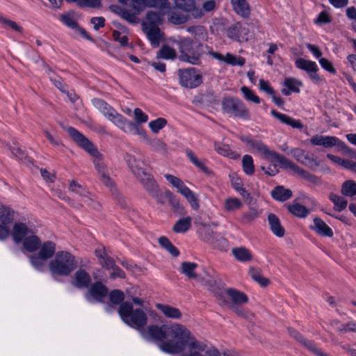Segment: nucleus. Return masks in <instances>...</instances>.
I'll return each mask as SVG.
<instances>
[{
	"mask_svg": "<svg viewBox=\"0 0 356 356\" xmlns=\"http://www.w3.org/2000/svg\"><path fill=\"white\" fill-rule=\"evenodd\" d=\"M91 277L88 273L83 269H79L74 273L72 284L77 289L88 288L91 284Z\"/></svg>",
	"mask_w": 356,
	"mask_h": 356,
	"instance_id": "4be33fe9",
	"label": "nucleus"
},
{
	"mask_svg": "<svg viewBox=\"0 0 356 356\" xmlns=\"http://www.w3.org/2000/svg\"><path fill=\"white\" fill-rule=\"evenodd\" d=\"M29 234H32V232L24 223L16 222L13 225L12 237L15 243H20Z\"/></svg>",
	"mask_w": 356,
	"mask_h": 356,
	"instance_id": "393cba45",
	"label": "nucleus"
},
{
	"mask_svg": "<svg viewBox=\"0 0 356 356\" xmlns=\"http://www.w3.org/2000/svg\"><path fill=\"white\" fill-rule=\"evenodd\" d=\"M249 273L251 277L259 284L261 286L265 287L269 284V280L262 277L259 269L250 267L249 269Z\"/></svg>",
	"mask_w": 356,
	"mask_h": 356,
	"instance_id": "a19ab883",
	"label": "nucleus"
},
{
	"mask_svg": "<svg viewBox=\"0 0 356 356\" xmlns=\"http://www.w3.org/2000/svg\"><path fill=\"white\" fill-rule=\"evenodd\" d=\"M169 4L168 0H150L147 8H155L161 10L168 8Z\"/></svg>",
	"mask_w": 356,
	"mask_h": 356,
	"instance_id": "0e129e2a",
	"label": "nucleus"
},
{
	"mask_svg": "<svg viewBox=\"0 0 356 356\" xmlns=\"http://www.w3.org/2000/svg\"><path fill=\"white\" fill-rule=\"evenodd\" d=\"M241 91L248 101L252 102L255 104L260 103V98L249 88L243 86L241 88Z\"/></svg>",
	"mask_w": 356,
	"mask_h": 356,
	"instance_id": "13d9d810",
	"label": "nucleus"
},
{
	"mask_svg": "<svg viewBox=\"0 0 356 356\" xmlns=\"http://www.w3.org/2000/svg\"><path fill=\"white\" fill-rule=\"evenodd\" d=\"M341 193L346 197H352L356 195V182L349 179L344 181L341 185Z\"/></svg>",
	"mask_w": 356,
	"mask_h": 356,
	"instance_id": "4c0bfd02",
	"label": "nucleus"
},
{
	"mask_svg": "<svg viewBox=\"0 0 356 356\" xmlns=\"http://www.w3.org/2000/svg\"><path fill=\"white\" fill-rule=\"evenodd\" d=\"M143 188L149 195L156 200L157 203L165 204L168 201V193H170V191H166L165 193H162L155 179L147 183V184H146V186Z\"/></svg>",
	"mask_w": 356,
	"mask_h": 356,
	"instance_id": "aec40b11",
	"label": "nucleus"
},
{
	"mask_svg": "<svg viewBox=\"0 0 356 356\" xmlns=\"http://www.w3.org/2000/svg\"><path fill=\"white\" fill-rule=\"evenodd\" d=\"M282 165L286 168H290L298 177L307 181L308 182H309L312 184H314V185L321 184V180L320 177H318L316 176L315 175L312 174L309 172L305 170V169L299 167L298 165L295 164L293 162H292L291 161H290L289 159H288L286 157L283 160Z\"/></svg>",
	"mask_w": 356,
	"mask_h": 356,
	"instance_id": "ddd939ff",
	"label": "nucleus"
},
{
	"mask_svg": "<svg viewBox=\"0 0 356 356\" xmlns=\"http://www.w3.org/2000/svg\"><path fill=\"white\" fill-rule=\"evenodd\" d=\"M268 221L270 225L271 232L277 237H282L284 236L285 229L282 226L279 218L274 213H269L268 215Z\"/></svg>",
	"mask_w": 356,
	"mask_h": 356,
	"instance_id": "c85d7f7f",
	"label": "nucleus"
},
{
	"mask_svg": "<svg viewBox=\"0 0 356 356\" xmlns=\"http://www.w3.org/2000/svg\"><path fill=\"white\" fill-rule=\"evenodd\" d=\"M272 197L279 202H285L293 196L292 191L283 186H275L270 192Z\"/></svg>",
	"mask_w": 356,
	"mask_h": 356,
	"instance_id": "7c9ffc66",
	"label": "nucleus"
},
{
	"mask_svg": "<svg viewBox=\"0 0 356 356\" xmlns=\"http://www.w3.org/2000/svg\"><path fill=\"white\" fill-rule=\"evenodd\" d=\"M189 19V16L181 14V13H177L175 12H172L169 15V21L177 25L182 24L188 22Z\"/></svg>",
	"mask_w": 356,
	"mask_h": 356,
	"instance_id": "864d4df0",
	"label": "nucleus"
},
{
	"mask_svg": "<svg viewBox=\"0 0 356 356\" xmlns=\"http://www.w3.org/2000/svg\"><path fill=\"white\" fill-rule=\"evenodd\" d=\"M147 26H157L162 23V17L160 13L154 11H148L146 14Z\"/></svg>",
	"mask_w": 356,
	"mask_h": 356,
	"instance_id": "3c124183",
	"label": "nucleus"
},
{
	"mask_svg": "<svg viewBox=\"0 0 356 356\" xmlns=\"http://www.w3.org/2000/svg\"><path fill=\"white\" fill-rule=\"evenodd\" d=\"M309 140L313 145L322 146L325 148L337 147L344 152L350 150L344 142L341 141L336 136L316 134L313 136Z\"/></svg>",
	"mask_w": 356,
	"mask_h": 356,
	"instance_id": "f8f14e48",
	"label": "nucleus"
},
{
	"mask_svg": "<svg viewBox=\"0 0 356 356\" xmlns=\"http://www.w3.org/2000/svg\"><path fill=\"white\" fill-rule=\"evenodd\" d=\"M135 126L137 128L140 129L142 130L141 134L140 131L138 132H133L128 133L129 134L132 135H138L140 136L156 152H159L161 154H165L167 152V146L166 145L158 138L150 139L148 138L147 134L145 130L141 127L135 123Z\"/></svg>",
	"mask_w": 356,
	"mask_h": 356,
	"instance_id": "6ab92c4d",
	"label": "nucleus"
},
{
	"mask_svg": "<svg viewBox=\"0 0 356 356\" xmlns=\"http://www.w3.org/2000/svg\"><path fill=\"white\" fill-rule=\"evenodd\" d=\"M188 334L182 338L178 337L177 341L175 342H165L160 345V349L169 354L180 353L186 346H188L190 350H197L200 352H203L206 350L207 346L205 343L197 341L188 330Z\"/></svg>",
	"mask_w": 356,
	"mask_h": 356,
	"instance_id": "0eeeda50",
	"label": "nucleus"
},
{
	"mask_svg": "<svg viewBox=\"0 0 356 356\" xmlns=\"http://www.w3.org/2000/svg\"><path fill=\"white\" fill-rule=\"evenodd\" d=\"M270 114L281 123L291 126L293 129H302L303 124L299 120H296L286 114L281 113L275 109L271 110Z\"/></svg>",
	"mask_w": 356,
	"mask_h": 356,
	"instance_id": "b1692460",
	"label": "nucleus"
},
{
	"mask_svg": "<svg viewBox=\"0 0 356 356\" xmlns=\"http://www.w3.org/2000/svg\"><path fill=\"white\" fill-rule=\"evenodd\" d=\"M183 196L187 200L193 209L197 210L200 208L198 197L189 188Z\"/></svg>",
	"mask_w": 356,
	"mask_h": 356,
	"instance_id": "09e8293b",
	"label": "nucleus"
},
{
	"mask_svg": "<svg viewBox=\"0 0 356 356\" xmlns=\"http://www.w3.org/2000/svg\"><path fill=\"white\" fill-rule=\"evenodd\" d=\"M329 198L333 202L335 210L341 211L346 208L348 201L343 197L332 193L330 194Z\"/></svg>",
	"mask_w": 356,
	"mask_h": 356,
	"instance_id": "79ce46f5",
	"label": "nucleus"
},
{
	"mask_svg": "<svg viewBox=\"0 0 356 356\" xmlns=\"http://www.w3.org/2000/svg\"><path fill=\"white\" fill-rule=\"evenodd\" d=\"M261 213V211L257 208L250 207L249 210L242 215L241 222L244 224L250 223L258 218Z\"/></svg>",
	"mask_w": 356,
	"mask_h": 356,
	"instance_id": "37998d69",
	"label": "nucleus"
},
{
	"mask_svg": "<svg viewBox=\"0 0 356 356\" xmlns=\"http://www.w3.org/2000/svg\"><path fill=\"white\" fill-rule=\"evenodd\" d=\"M186 154L187 157L189 159V160L192 162L193 165H195L196 167H197L204 172H208V168H207V166L202 162L198 160V159L191 149H186Z\"/></svg>",
	"mask_w": 356,
	"mask_h": 356,
	"instance_id": "6e6d98bb",
	"label": "nucleus"
},
{
	"mask_svg": "<svg viewBox=\"0 0 356 356\" xmlns=\"http://www.w3.org/2000/svg\"><path fill=\"white\" fill-rule=\"evenodd\" d=\"M175 6L184 12L189 13L193 8L195 0H174Z\"/></svg>",
	"mask_w": 356,
	"mask_h": 356,
	"instance_id": "5fc2aeb1",
	"label": "nucleus"
},
{
	"mask_svg": "<svg viewBox=\"0 0 356 356\" xmlns=\"http://www.w3.org/2000/svg\"><path fill=\"white\" fill-rule=\"evenodd\" d=\"M197 264L194 262L184 261L181 264V272L188 278H197V275L195 273Z\"/></svg>",
	"mask_w": 356,
	"mask_h": 356,
	"instance_id": "ea45409f",
	"label": "nucleus"
},
{
	"mask_svg": "<svg viewBox=\"0 0 356 356\" xmlns=\"http://www.w3.org/2000/svg\"><path fill=\"white\" fill-rule=\"evenodd\" d=\"M167 124V120L163 118H159L155 120H152L149 123V127L152 132L157 134Z\"/></svg>",
	"mask_w": 356,
	"mask_h": 356,
	"instance_id": "4d7b16f0",
	"label": "nucleus"
},
{
	"mask_svg": "<svg viewBox=\"0 0 356 356\" xmlns=\"http://www.w3.org/2000/svg\"><path fill=\"white\" fill-rule=\"evenodd\" d=\"M12 154L17 158L22 161L31 162V159L28 156L26 152L19 147L17 145L10 147Z\"/></svg>",
	"mask_w": 356,
	"mask_h": 356,
	"instance_id": "680f3d73",
	"label": "nucleus"
},
{
	"mask_svg": "<svg viewBox=\"0 0 356 356\" xmlns=\"http://www.w3.org/2000/svg\"><path fill=\"white\" fill-rule=\"evenodd\" d=\"M289 334L294 338L296 340L301 343L305 348H307V342H313L312 341L305 339L297 330L289 328Z\"/></svg>",
	"mask_w": 356,
	"mask_h": 356,
	"instance_id": "338daca9",
	"label": "nucleus"
},
{
	"mask_svg": "<svg viewBox=\"0 0 356 356\" xmlns=\"http://www.w3.org/2000/svg\"><path fill=\"white\" fill-rule=\"evenodd\" d=\"M38 250L37 254L29 255V258L32 266L37 270L42 271L47 261L55 254L56 244L52 241H47L41 243Z\"/></svg>",
	"mask_w": 356,
	"mask_h": 356,
	"instance_id": "1a4fd4ad",
	"label": "nucleus"
},
{
	"mask_svg": "<svg viewBox=\"0 0 356 356\" xmlns=\"http://www.w3.org/2000/svg\"><path fill=\"white\" fill-rule=\"evenodd\" d=\"M226 293L231 298L230 305L244 304L248 300V296L244 293L236 289L229 288L226 290Z\"/></svg>",
	"mask_w": 356,
	"mask_h": 356,
	"instance_id": "473e14b6",
	"label": "nucleus"
},
{
	"mask_svg": "<svg viewBox=\"0 0 356 356\" xmlns=\"http://www.w3.org/2000/svg\"><path fill=\"white\" fill-rule=\"evenodd\" d=\"M283 86L286 88L282 89V95L289 96L292 92L299 93V87L302 86V83L293 77H287L284 79Z\"/></svg>",
	"mask_w": 356,
	"mask_h": 356,
	"instance_id": "bb28decb",
	"label": "nucleus"
},
{
	"mask_svg": "<svg viewBox=\"0 0 356 356\" xmlns=\"http://www.w3.org/2000/svg\"><path fill=\"white\" fill-rule=\"evenodd\" d=\"M191 220L192 219L190 216L179 219L174 225L172 230L175 233L186 232L191 227Z\"/></svg>",
	"mask_w": 356,
	"mask_h": 356,
	"instance_id": "c9c22d12",
	"label": "nucleus"
},
{
	"mask_svg": "<svg viewBox=\"0 0 356 356\" xmlns=\"http://www.w3.org/2000/svg\"><path fill=\"white\" fill-rule=\"evenodd\" d=\"M14 219V211L8 207H2L0 211V220L3 225H8Z\"/></svg>",
	"mask_w": 356,
	"mask_h": 356,
	"instance_id": "49530a36",
	"label": "nucleus"
},
{
	"mask_svg": "<svg viewBox=\"0 0 356 356\" xmlns=\"http://www.w3.org/2000/svg\"><path fill=\"white\" fill-rule=\"evenodd\" d=\"M93 106L102 113L108 120L118 127L125 133L142 131L135 126L134 122L126 119L122 115L118 113L111 106L100 98L92 99Z\"/></svg>",
	"mask_w": 356,
	"mask_h": 356,
	"instance_id": "7ed1b4c3",
	"label": "nucleus"
},
{
	"mask_svg": "<svg viewBox=\"0 0 356 356\" xmlns=\"http://www.w3.org/2000/svg\"><path fill=\"white\" fill-rule=\"evenodd\" d=\"M242 207L241 201L236 197H229L225 200L224 209L227 212L238 209Z\"/></svg>",
	"mask_w": 356,
	"mask_h": 356,
	"instance_id": "a18cd8bd",
	"label": "nucleus"
},
{
	"mask_svg": "<svg viewBox=\"0 0 356 356\" xmlns=\"http://www.w3.org/2000/svg\"><path fill=\"white\" fill-rule=\"evenodd\" d=\"M176 57V51L168 44H163L156 54V58L166 60H173Z\"/></svg>",
	"mask_w": 356,
	"mask_h": 356,
	"instance_id": "e433bc0d",
	"label": "nucleus"
},
{
	"mask_svg": "<svg viewBox=\"0 0 356 356\" xmlns=\"http://www.w3.org/2000/svg\"><path fill=\"white\" fill-rule=\"evenodd\" d=\"M124 159L129 168L143 187L146 186V184H147V183L154 179L153 175L148 172L147 167L143 161L136 159L135 156L129 153L124 154Z\"/></svg>",
	"mask_w": 356,
	"mask_h": 356,
	"instance_id": "6e6552de",
	"label": "nucleus"
},
{
	"mask_svg": "<svg viewBox=\"0 0 356 356\" xmlns=\"http://www.w3.org/2000/svg\"><path fill=\"white\" fill-rule=\"evenodd\" d=\"M318 62L321 67L323 68L325 70L327 71L328 72L332 74H337V70L333 67L332 62L327 60V58H321L320 59H318Z\"/></svg>",
	"mask_w": 356,
	"mask_h": 356,
	"instance_id": "e2e57ef3",
	"label": "nucleus"
},
{
	"mask_svg": "<svg viewBox=\"0 0 356 356\" xmlns=\"http://www.w3.org/2000/svg\"><path fill=\"white\" fill-rule=\"evenodd\" d=\"M77 266L75 257L67 251L56 253L49 263V269L53 276H69Z\"/></svg>",
	"mask_w": 356,
	"mask_h": 356,
	"instance_id": "20e7f679",
	"label": "nucleus"
},
{
	"mask_svg": "<svg viewBox=\"0 0 356 356\" xmlns=\"http://www.w3.org/2000/svg\"><path fill=\"white\" fill-rule=\"evenodd\" d=\"M232 252L235 259L240 262H248L252 259L250 251L246 248H234Z\"/></svg>",
	"mask_w": 356,
	"mask_h": 356,
	"instance_id": "f704fd0d",
	"label": "nucleus"
},
{
	"mask_svg": "<svg viewBox=\"0 0 356 356\" xmlns=\"http://www.w3.org/2000/svg\"><path fill=\"white\" fill-rule=\"evenodd\" d=\"M301 163L311 169H314L319 166V163L316 161L314 154L309 152L305 154Z\"/></svg>",
	"mask_w": 356,
	"mask_h": 356,
	"instance_id": "052dcab7",
	"label": "nucleus"
},
{
	"mask_svg": "<svg viewBox=\"0 0 356 356\" xmlns=\"http://www.w3.org/2000/svg\"><path fill=\"white\" fill-rule=\"evenodd\" d=\"M295 66L298 69L305 71L315 83L323 81V79L318 74V67L314 61L299 58L296 60Z\"/></svg>",
	"mask_w": 356,
	"mask_h": 356,
	"instance_id": "2eb2a0df",
	"label": "nucleus"
},
{
	"mask_svg": "<svg viewBox=\"0 0 356 356\" xmlns=\"http://www.w3.org/2000/svg\"><path fill=\"white\" fill-rule=\"evenodd\" d=\"M108 296L110 302L113 305H121L124 302V294L119 289L112 290L109 293Z\"/></svg>",
	"mask_w": 356,
	"mask_h": 356,
	"instance_id": "8fccbe9b",
	"label": "nucleus"
},
{
	"mask_svg": "<svg viewBox=\"0 0 356 356\" xmlns=\"http://www.w3.org/2000/svg\"><path fill=\"white\" fill-rule=\"evenodd\" d=\"M178 76L180 85L186 88H197L202 83L201 74L194 67L179 69Z\"/></svg>",
	"mask_w": 356,
	"mask_h": 356,
	"instance_id": "9b49d317",
	"label": "nucleus"
},
{
	"mask_svg": "<svg viewBox=\"0 0 356 356\" xmlns=\"http://www.w3.org/2000/svg\"><path fill=\"white\" fill-rule=\"evenodd\" d=\"M144 31L147 35L152 47H159L161 40L163 38V34L161 32L157 26H145Z\"/></svg>",
	"mask_w": 356,
	"mask_h": 356,
	"instance_id": "5701e85b",
	"label": "nucleus"
},
{
	"mask_svg": "<svg viewBox=\"0 0 356 356\" xmlns=\"http://www.w3.org/2000/svg\"><path fill=\"white\" fill-rule=\"evenodd\" d=\"M249 29L241 22L235 23L227 29V35L237 42L248 41Z\"/></svg>",
	"mask_w": 356,
	"mask_h": 356,
	"instance_id": "dca6fc26",
	"label": "nucleus"
},
{
	"mask_svg": "<svg viewBox=\"0 0 356 356\" xmlns=\"http://www.w3.org/2000/svg\"><path fill=\"white\" fill-rule=\"evenodd\" d=\"M118 314L124 323L139 330L140 333L147 322V316L145 312L140 309H134L132 303L127 301L120 305Z\"/></svg>",
	"mask_w": 356,
	"mask_h": 356,
	"instance_id": "39448f33",
	"label": "nucleus"
},
{
	"mask_svg": "<svg viewBox=\"0 0 356 356\" xmlns=\"http://www.w3.org/2000/svg\"><path fill=\"white\" fill-rule=\"evenodd\" d=\"M286 207L291 213L298 218H305L309 213V210L306 207L297 202L289 204Z\"/></svg>",
	"mask_w": 356,
	"mask_h": 356,
	"instance_id": "72a5a7b5",
	"label": "nucleus"
},
{
	"mask_svg": "<svg viewBox=\"0 0 356 356\" xmlns=\"http://www.w3.org/2000/svg\"><path fill=\"white\" fill-rule=\"evenodd\" d=\"M108 293V288L101 282H96L90 284L85 298L88 301H90L92 298L97 302H103Z\"/></svg>",
	"mask_w": 356,
	"mask_h": 356,
	"instance_id": "f3484780",
	"label": "nucleus"
},
{
	"mask_svg": "<svg viewBox=\"0 0 356 356\" xmlns=\"http://www.w3.org/2000/svg\"><path fill=\"white\" fill-rule=\"evenodd\" d=\"M61 22L67 26L76 29L79 28L77 22L70 15H63L61 16Z\"/></svg>",
	"mask_w": 356,
	"mask_h": 356,
	"instance_id": "774afa93",
	"label": "nucleus"
},
{
	"mask_svg": "<svg viewBox=\"0 0 356 356\" xmlns=\"http://www.w3.org/2000/svg\"><path fill=\"white\" fill-rule=\"evenodd\" d=\"M140 334L147 341L159 342V346L165 343L163 341L168 337L178 339L188 334V329L181 324L174 323L171 325H162L161 326L152 325L144 328Z\"/></svg>",
	"mask_w": 356,
	"mask_h": 356,
	"instance_id": "f03ea898",
	"label": "nucleus"
},
{
	"mask_svg": "<svg viewBox=\"0 0 356 356\" xmlns=\"http://www.w3.org/2000/svg\"><path fill=\"white\" fill-rule=\"evenodd\" d=\"M310 228L321 236L332 237L334 234L332 229L319 218L314 219V225Z\"/></svg>",
	"mask_w": 356,
	"mask_h": 356,
	"instance_id": "a878e982",
	"label": "nucleus"
},
{
	"mask_svg": "<svg viewBox=\"0 0 356 356\" xmlns=\"http://www.w3.org/2000/svg\"><path fill=\"white\" fill-rule=\"evenodd\" d=\"M168 202L170 205L172 207V209L174 212L181 213L184 210L183 207L179 204V201L177 198V197L172 193H168Z\"/></svg>",
	"mask_w": 356,
	"mask_h": 356,
	"instance_id": "bf43d9fd",
	"label": "nucleus"
},
{
	"mask_svg": "<svg viewBox=\"0 0 356 356\" xmlns=\"http://www.w3.org/2000/svg\"><path fill=\"white\" fill-rule=\"evenodd\" d=\"M22 244L26 251L34 252L39 249L41 245V241L38 236L31 234L24 238L22 241Z\"/></svg>",
	"mask_w": 356,
	"mask_h": 356,
	"instance_id": "2f4dec72",
	"label": "nucleus"
},
{
	"mask_svg": "<svg viewBox=\"0 0 356 356\" xmlns=\"http://www.w3.org/2000/svg\"><path fill=\"white\" fill-rule=\"evenodd\" d=\"M179 60L192 65H199L203 54V46L197 40L184 38L178 42Z\"/></svg>",
	"mask_w": 356,
	"mask_h": 356,
	"instance_id": "423d86ee",
	"label": "nucleus"
},
{
	"mask_svg": "<svg viewBox=\"0 0 356 356\" xmlns=\"http://www.w3.org/2000/svg\"><path fill=\"white\" fill-rule=\"evenodd\" d=\"M234 11L243 18H248L250 7L246 0H230Z\"/></svg>",
	"mask_w": 356,
	"mask_h": 356,
	"instance_id": "cd10ccee",
	"label": "nucleus"
},
{
	"mask_svg": "<svg viewBox=\"0 0 356 356\" xmlns=\"http://www.w3.org/2000/svg\"><path fill=\"white\" fill-rule=\"evenodd\" d=\"M134 114L136 120L135 123L139 126H140L139 123H145L148 120L147 115L143 113L140 108H135L134 111Z\"/></svg>",
	"mask_w": 356,
	"mask_h": 356,
	"instance_id": "69168bd1",
	"label": "nucleus"
},
{
	"mask_svg": "<svg viewBox=\"0 0 356 356\" xmlns=\"http://www.w3.org/2000/svg\"><path fill=\"white\" fill-rule=\"evenodd\" d=\"M222 109L224 113L234 118L243 120L250 118L249 110L246 108L245 104L238 98L225 97L222 100Z\"/></svg>",
	"mask_w": 356,
	"mask_h": 356,
	"instance_id": "9d476101",
	"label": "nucleus"
},
{
	"mask_svg": "<svg viewBox=\"0 0 356 356\" xmlns=\"http://www.w3.org/2000/svg\"><path fill=\"white\" fill-rule=\"evenodd\" d=\"M67 132L74 141L93 157L92 163L102 184L110 189L113 195H118V189L111 179L107 165L104 163V156L93 143L84 135L72 127L67 129Z\"/></svg>",
	"mask_w": 356,
	"mask_h": 356,
	"instance_id": "f257e3e1",
	"label": "nucleus"
},
{
	"mask_svg": "<svg viewBox=\"0 0 356 356\" xmlns=\"http://www.w3.org/2000/svg\"><path fill=\"white\" fill-rule=\"evenodd\" d=\"M199 281L203 286L213 293L216 296H221L223 283L215 272L207 273L204 277H200Z\"/></svg>",
	"mask_w": 356,
	"mask_h": 356,
	"instance_id": "4468645a",
	"label": "nucleus"
},
{
	"mask_svg": "<svg viewBox=\"0 0 356 356\" xmlns=\"http://www.w3.org/2000/svg\"><path fill=\"white\" fill-rule=\"evenodd\" d=\"M69 190L82 196L83 198L84 199V200H83V201L86 203L90 200L86 196V194L88 193V192L85 190V188L81 185H80L79 183H77L74 180H72L70 182V186H69Z\"/></svg>",
	"mask_w": 356,
	"mask_h": 356,
	"instance_id": "de8ad7c7",
	"label": "nucleus"
},
{
	"mask_svg": "<svg viewBox=\"0 0 356 356\" xmlns=\"http://www.w3.org/2000/svg\"><path fill=\"white\" fill-rule=\"evenodd\" d=\"M160 245L167 250L172 256L177 257L179 255V250L165 236H161L159 238Z\"/></svg>",
	"mask_w": 356,
	"mask_h": 356,
	"instance_id": "58836bf2",
	"label": "nucleus"
},
{
	"mask_svg": "<svg viewBox=\"0 0 356 356\" xmlns=\"http://www.w3.org/2000/svg\"><path fill=\"white\" fill-rule=\"evenodd\" d=\"M156 307L160 310L166 318L179 319L182 316L181 311L178 308L172 306L157 303L156 304Z\"/></svg>",
	"mask_w": 356,
	"mask_h": 356,
	"instance_id": "c756f323",
	"label": "nucleus"
},
{
	"mask_svg": "<svg viewBox=\"0 0 356 356\" xmlns=\"http://www.w3.org/2000/svg\"><path fill=\"white\" fill-rule=\"evenodd\" d=\"M111 8L114 10L118 15H120L122 19L127 21L130 24H138L139 22V19L138 15L142 12L139 11V8L133 3L132 8L133 12L127 9L122 8L120 6H111Z\"/></svg>",
	"mask_w": 356,
	"mask_h": 356,
	"instance_id": "412c9836",
	"label": "nucleus"
},
{
	"mask_svg": "<svg viewBox=\"0 0 356 356\" xmlns=\"http://www.w3.org/2000/svg\"><path fill=\"white\" fill-rule=\"evenodd\" d=\"M250 147L264 155L265 159L275 160L280 164H282L285 158V156L278 154L277 152L270 150L268 147L260 140H254Z\"/></svg>",
	"mask_w": 356,
	"mask_h": 356,
	"instance_id": "a211bd4d",
	"label": "nucleus"
},
{
	"mask_svg": "<svg viewBox=\"0 0 356 356\" xmlns=\"http://www.w3.org/2000/svg\"><path fill=\"white\" fill-rule=\"evenodd\" d=\"M242 166L244 172L248 175H252L254 172L253 159L250 155L245 154L242 159Z\"/></svg>",
	"mask_w": 356,
	"mask_h": 356,
	"instance_id": "c03bdc74",
	"label": "nucleus"
},
{
	"mask_svg": "<svg viewBox=\"0 0 356 356\" xmlns=\"http://www.w3.org/2000/svg\"><path fill=\"white\" fill-rule=\"evenodd\" d=\"M214 149L218 154L224 156L234 158L233 154L234 152L232 151L228 145L215 143Z\"/></svg>",
	"mask_w": 356,
	"mask_h": 356,
	"instance_id": "603ef678",
	"label": "nucleus"
}]
</instances>
